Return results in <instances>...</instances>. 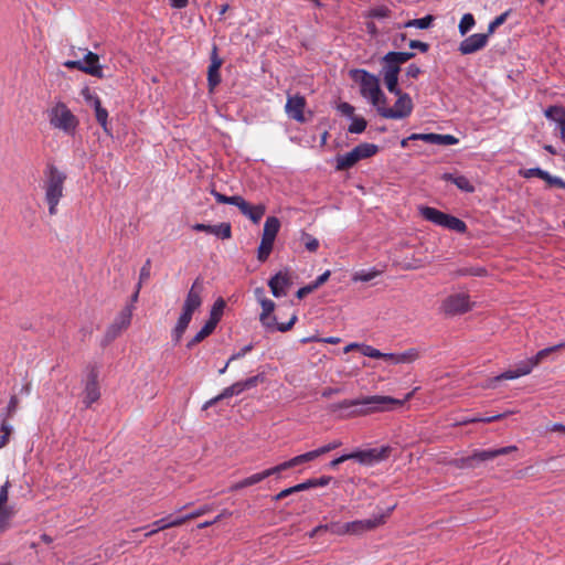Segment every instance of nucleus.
Here are the masks:
<instances>
[{"label": "nucleus", "mask_w": 565, "mask_h": 565, "mask_svg": "<svg viewBox=\"0 0 565 565\" xmlns=\"http://www.w3.org/2000/svg\"><path fill=\"white\" fill-rule=\"evenodd\" d=\"M67 174L53 162H47L43 170L42 189L44 191V201L47 204L49 214H57V206L64 198L65 182Z\"/></svg>", "instance_id": "obj_1"}, {"label": "nucleus", "mask_w": 565, "mask_h": 565, "mask_svg": "<svg viewBox=\"0 0 565 565\" xmlns=\"http://www.w3.org/2000/svg\"><path fill=\"white\" fill-rule=\"evenodd\" d=\"M390 404H398L394 397L372 395L354 399H343L332 406L333 411H349L348 417L366 416L373 413L390 411Z\"/></svg>", "instance_id": "obj_2"}, {"label": "nucleus", "mask_w": 565, "mask_h": 565, "mask_svg": "<svg viewBox=\"0 0 565 565\" xmlns=\"http://www.w3.org/2000/svg\"><path fill=\"white\" fill-rule=\"evenodd\" d=\"M204 290V284L203 280L198 277L190 290L188 291V295L185 297V300L182 306V311L180 317L178 318V321L174 326V328L171 331V338L174 344L180 343L184 332L186 331L193 313L202 306L203 299H202V292Z\"/></svg>", "instance_id": "obj_3"}, {"label": "nucleus", "mask_w": 565, "mask_h": 565, "mask_svg": "<svg viewBox=\"0 0 565 565\" xmlns=\"http://www.w3.org/2000/svg\"><path fill=\"white\" fill-rule=\"evenodd\" d=\"M351 78L360 84V94L367 99L376 109L381 104H386V96L380 87V79L365 70H352Z\"/></svg>", "instance_id": "obj_4"}, {"label": "nucleus", "mask_w": 565, "mask_h": 565, "mask_svg": "<svg viewBox=\"0 0 565 565\" xmlns=\"http://www.w3.org/2000/svg\"><path fill=\"white\" fill-rule=\"evenodd\" d=\"M47 118L53 129L60 130L66 136H74L79 126V119L64 102L55 103L47 110Z\"/></svg>", "instance_id": "obj_5"}, {"label": "nucleus", "mask_w": 565, "mask_h": 565, "mask_svg": "<svg viewBox=\"0 0 565 565\" xmlns=\"http://www.w3.org/2000/svg\"><path fill=\"white\" fill-rule=\"evenodd\" d=\"M516 450V446H507L498 449L487 450L476 449L469 456L455 459L454 463L459 469H475L479 467L482 462L492 460L499 456L508 455Z\"/></svg>", "instance_id": "obj_6"}, {"label": "nucleus", "mask_w": 565, "mask_h": 565, "mask_svg": "<svg viewBox=\"0 0 565 565\" xmlns=\"http://www.w3.org/2000/svg\"><path fill=\"white\" fill-rule=\"evenodd\" d=\"M420 215L435 225L455 231L457 233H465L467 225L460 218L450 214L444 213L435 207L424 206L420 207Z\"/></svg>", "instance_id": "obj_7"}, {"label": "nucleus", "mask_w": 565, "mask_h": 565, "mask_svg": "<svg viewBox=\"0 0 565 565\" xmlns=\"http://www.w3.org/2000/svg\"><path fill=\"white\" fill-rule=\"evenodd\" d=\"M262 306V313L259 316V320L262 324L270 331L277 330L280 332L289 331L297 321V316L292 315L288 322L278 323L276 321V317L271 316L275 310V302L268 298H262L259 301Z\"/></svg>", "instance_id": "obj_8"}, {"label": "nucleus", "mask_w": 565, "mask_h": 565, "mask_svg": "<svg viewBox=\"0 0 565 565\" xmlns=\"http://www.w3.org/2000/svg\"><path fill=\"white\" fill-rule=\"evenodd\" d=\"M565 347L564 343L558 345L546 348L536 353V355L527 361L521 362L514 370H508L498 376V380H514L531 373L534 366H536L544 358H546L551 352Z\"/></svg>", "instance_id": "obj_9"}, {"label": "nucleus", "mask_w": 565, "mask_h": 565, "mask_svg": "<svg viewBox=\"0 0 565 565\" xmlns=\"http://www.w3.org/2000/svg\"><path fill=\"white\" fill-rule=\"evenodd\" d=\"M398 98L393 107H386V104H381L377 108L380 116L386 119H404L408 117L414 108L411 96L407 93L396 95Z\"/></svg>", "instance_id": "obj_10"}, {"label": "nucleus", "mask_w": 565, "mask_h": 565, "mask_svg": "<svg viewBox=\"0 0 565 565\" xmlns=\"http://www.w3.org/2000/svg\"><path fill=\"white\" fill-rule=\"evenodd\" d=\"M394 507L387 509L386 513L379 514L371 519L347 522L348 535L359 536L384 524Z\"/></svg>", "instance_id": "obj_11"}, {"label": "nucleus", "mask_w": 565, "mask_h": 565, "mask_svg": "<svg viewBox=\"0 0 565 565\" xmlns=\"http://www.w3.org/2000/svg\"><path fill=\"white\" fill-rule=\"evenodd\" d=\"M411 140H422L431 145H440V146H452L459 142L458 138L452 135H439V134H412L409 137L403 139L401 141V146L406 148L408 146V141Z\"/></svg>", "instance_id": "obj_12"}, {"label": "nucleus", "mask_w": 565, "mask_h": 565, "mask_svg": "<svg viewBox=\"0 0 565 565\" xmlns=\"http://www.w3.org/2000/svg\"><path fill=\"white\" fill-rule=\"evenodd\" d=\"M441 308L446 315H461L471 309V302L468 295L455 294L444 300Z\"/></svg>", "instance_id": "obj_13"}, {"label": "nucleus", "mask_w": 565, "mask_h": 565, "mask_svg": "<svg viewBox=\"0 0 565 565\" xmlns=\"http://www.w3.org/2000/svg\"><path fill=\"white\" fill-rule=\"evenodd\" d=\"M350 460H356L362 465L372 466L387 458L388 448L358 450L349 454Z\"/></svg>", "instance_id": "obj_14"}, {"label": "nucleus", "mask_w": 565, "mask_h": 565, "mask_svg": "<svg viewBox=\"0 0 565 565\" xmlns=\"http://www.w3.org/2000/svg\"><path fill=\"white\" fill-rule=\"evenodd\" d=\"M307 102L306 98L301 95H288L287 102L285 105V111L288 115L289 118L298 121V122H305V108H306Z\"/></svg>", "instance_id": "obj_15"}, {"label": "nucleus", "mask_w": 565, "mask_h": 565, "mask_svg": "<svg viewBox=\"0 0 565 565\" xmlns=\"http://www.w3.org/2000/svg\"><path fill=\"white\" fill-rule=\"evenodd\" d=\"M341 446H342V441L340 439H335V440H332L331 443L323 445L315 450L308 451L302 455H298V456L291 458V460H292V462H295V467H296V466L312 461L316 458H318L324 454H328Z\"/></svg>", "instance_id": "obj_16"}, {"label": "nucleus", "mask_w": 565, "mask_h": 565, "mask_svg": "<svg viewBox=\"0 0 565 565\" xmlns=\"http://www.w3.org/2000/svg\"><path fill=\"white\" fill-rule=\"evenodd\" d=\"M489 35L487 33H475L468 38H466L459 44V52L462 55L473 54L480 50H482L488 43Z\"/></svg>", "instance_id": "obj_17"}, {"label": "nucleus", "mask_w": 565, "mask_h": 565, "mask_svg": "<svg viewBox=\"0 0 565 565\" xmlns=\"http://www.w3.org/2000/svg\"><path fill=\"white\" fill-rule=\"evenodd\" d=\"M295 467V462H292V460H287L285 462H281L275 467H271V468H268L262 472H257V473H254L247 478L244 479V483L247 486V487H252L256 483H259L262 482L263 480H265L266 478L270 477V476H274V475H277V473H280L287 469H290V468H294Z\"/></svg>", "instance_id": "obj_18"}, {"label": "nucleus", "mask_w": 565, "mask_h": 565, "mask_svg": "<svg viewBox=\"0 0 565 565\" xmlns=\"http://www.w3.org/2000/svg\"><path fill=\"white\" fill-rule=\"evenodd\" d=\"M82 72L98 78L104 77L103 67L99 63V56L90 51H87L84 58L81 61Z\"/></svg>", "instance_id": "obj_19"}, {"label": "nucleus", "mask_w": 565, "mask_h": 565, "mask_svg": "<svg viewBox=\"0 0 565 565\" xmlns=\"http://www.w3.org/2000/svg\"><path fill=\"white\" fill-rule=\"evenodd\" d=\"M222 63L223 61L217 54V47L214 46L211 54V64L207 70V84L211 92L221 83L220 68Z\"/></svg>", "instance_id": "obj_20"}, {"label": "nucleus", "mask_w": 565, "mask_h": 565, "mask_svg": "<svg viewBox=\"0 0 565 565\" xmlns=\"http://www.w3.org/2000/svg\"><path fill=\"white\" fill-rule=\"evenodd\" d=\"M192 230L213 234L222 239H228L232 237V227L230 223H221L217 225L196 223L192 226Z\"/></svg>", "instance_id": "obj_21"}, {"label": "nucleus", "mask_w": 565, "mask_h": 565, "mask_svg": "<svg viewBox=\"0 0 565 565\" xmlns=\"http://www.w3.org/2000/svg\"><path fill=\"white\" fill-rule=\"evenodd\" d=\"M237 207L241 213L248 217L253 223H258L266 212V206L264 204L252 205L243 198H241Z\"/></svg>", "instance_id": "obj_22"}, {"label": "nucleus", "mask_w": 565, "mask_h": 565, "mask_svg": "<svg viewBox=\"0 0 565 565\" xmlns=\"http://www.w3.org/2000/svg\"><path fill=\"white\" fill-rule=\"evenodd\" d=\"M100 397L99 385L97 381V373L92 372L87 379L85 390H84V404L86 407H90V405L97 402Z\"/></svg>", "instance_id": "obj_23"}, {"label": "nucleus", "mask_w": 565, "mask_h": 565, "mask_svg": "<svg viewBox=\"0 0 565 565\" xmlns=\"http://www.w3.org/2000/svg\"><path fill=\"white\" fill-rule=\"evenodd\" d=\"M547 119L555 121L559 127V138L565 143V107L550 106L544 110Z\"/></svg>", "instance_id": "obj_24"}, {"label": "nucleus", "mask_w": 565, "mask_h": 565, "mask_svg": "<svg viewBox=\"0 0 565 565\" xmlns=\"http://www.w3.org/2000/svg\"><path fill=\"white\" fill-rule=\"evenodd\" d=\"M289 285H290V280H289L288 276L282 273H277L268 281V286L271 290V294L276 298L286 296L287 288L289 287Z\"/></svg>", "instance_id": "obj_25"}, {"label": "nucleus", "mask_w": 565, "mask_h": 565, "mask_svg": "<svg viewBox=\"0 0 565 565\" xmlns=\"http://www.w3.org/2000/svg\"><path fill=\"white\" fill-rule=\"evenodd\" d=\"M441 179L445 181L452 182L459 190H461L463 192L472 193L475 191V186L469 181V179L465 175L454 174V173H444L441 175Z\"/></svg>", "instance_id": "obj_26"}, {"label": "nucleus", "mask_w": 565, "mask_h": 565, "mask_svg": "<svg viewBox=\"0 0 565 565\" xmlns=\"http://www.w3.org/2000/svg\"><path fill=\"white\" fill-rule=\"evenodd\" d=\"M360 160L358 158V154L354 150V148L344 153V154H339L337 157V166H335V169L338 171H343V170H348L350 168H352L355 163H358Z\"/></svg>", "instance_id": "obj_27"}, {"label": "nucleus", "mask_w": 565, "mask_h": 565, "mask_svg": "<svg viewBox=\"0 0 565 565\" xmlns=\"http://www.w3.org/2000/svg\"><path fill=\"white\" fill-rule=\"evenodd\" d=\"M280 228V221L276 216H268L264 224L263 235L262 237L271 239L275 242V238Z\"/></svg>", "instance_id": "obj_28"}, {"label": "nucleus", "mask_w": 565, "mask_h": 565, "mask_svg": "<svg viewBox=\"0 0 565 565\" xmlns=\"http://www.w3.org/2000/svg\"><path fill=\"white\" fill-rule=\"evenodd\" d=\"M215 328L216 326L207 320L201 330L188 342L186 348L192 349L196 344L201 343L204 339L213 333Z\"/></svg>", "instance_id": "obj_29"}, {"label": "nucleus", "mask_w": 565, "mask_h": 565, "mask_svg": "<svg viewBox=\"0 0 565 565\" xmlns=\"http://www.w3.org/2000/svg\"><path fill=\"white\" fill-rule=\"evenodd\" d=\"M132 311H134V306L132 305L126 306L119 312V315L116 317V319L114 320L113 323L117 324V327L121 331L126 330L130 326V323H131Z\"/></svg>", "instance_id": "obj_30"}, {"label": "nucleus", "mask_w": 565, "mask_h": 565, "mask_svg": "<svg viewBox=\"0 0 565 565\" xmlns=\"http://www.w3.org/2000/svg\"><path fill=\"white\" fill-rule=\"evenodd\" d=\"M382 64H383V67H382L383 76H398V74L401 72V65L396 61L391 60L388 56V53H386L382 57Z\"/></svg>", "instance_id": "obj_31"}, {"label": "nucleus", "mask_w": 565, "mask_h": 565, "mask_svg": "<svg viewBox=\"0 0 565 565\" xmlns=\"http://www.w3.org/2000/svg\"><path fill=\"white\" fill-rule=\"evenodd\" d=\"M354 150L358 154L359 160H362L376 154L379 151V147L374 143L364 142L354 147Z\"/></svg>", "instance_id": "obj_32"}, {"label": "nucleus", "mask_w": 565, "mask_h": 565, "mask_svg": "<svg viewBox=\"0 0 565 565\" xmlns=\"http://www.w3.org/2000/svg\"><path fill=\"white\" fill-rule=\"evenodd\" d=\"M95 118H96V121L100 125V127L103 128V130L107 134V135H110L111 134V130L109 128V125H108V111L106 108H104L102 106V104H97L96 103V108H95Z\"/></svg>", "instance_id": "obj_33"}, {"label": "nucleus", "mask_w": 565, "mask_h": 565, "mask_svg": "<svg viewBox=\"0 0 565 565\" xmlns=\"http://www.w3.org/2000/svg\"><path fill=\"white\" fill-rule=\"evenodd\" d=\"M225 306H226V303H225L224 299L218 298L213 303V306L211 308L209 321L213 322L215 326H217V323L220 322V320L223 316Z\"/></svg>", "instance_id": "obj_34"}, {"label": "nucleus", "mask_w": 565, "mask_h": 565, "mask_svg": "<svg viewBox=\"0 0 565 565\" xmlns=\"http://www.w3.org/2000/svg\"><path fill=\"white\" fill-rule=\"evenodd\" d=\"M274 241L262 237L257 249V259L262 263L266 262L273 250Z\"/></svg>", "instance_id": "obj_35"}, {"label": "nucleus", "mask_w": 565, "mask_h": 565, "mask_svg": "<svg viewBox=\"0 0 565 565\" xmlns=\"http://www.w3.org/2000/svg\"><path fill=\"white\" fill-rule=\"evenodd\" d=\"M434 17L428 14L420 19L408 20L404 23V28H418V29H428L431 26L434 22Z\"/></svg>", "instance_id": "obj_36"}, {"label": "nucleus", "mask_w": 565, "mask_h": 565, "mask_svg": "<svg viewBox=\"0 0 565 565\" xmlns=\"http://www.w3.org/2000/svg\"><path fill=\"white\" fill-rule=\"evenodd\" d=\"M476 24L473 14L465 13L459 22L458 30L461 35H466Z\"/></svg>", "instance_id": "obj_37"}, {"label": "nucleus", "mask_w": 565, "mask_h": 565, "mask_svg": "<svg viewBox=\"0 0 565 565\" xmlns=\"http://www.w3.org/2000/svg\"><path fill=\"white\" fill-rule=\"evenodd\" d=\"M381 274L380 270L377 269H370V270H358L355 271L353 275H352V280L353 281H371L372 279H374L375 277H377L379 275Z\"/></svg>", "instance_id": "obj_38"}, {"label": "nucleus", "mask_w": 565, "mask_h": 565, "mask_svg": "<svg viewBox=\"0 0 565 565\" xmlns=\"http://www.w3.org/2000/svg\"><path fill=\"white\" fill-rule=\"evenodd\" d=\"M19 405V399L15 395L10 397L8 406L1 412L0 419H4L9 423V419L15 414Z\"/></svg>", "instance_id": "obj_39"}, {"label": "nucleus", "mask_w": 565, "mask_h": 565, "mask_svg": "<svg viewBox=\"0 0 565 565\" xmlns=\"http://www.w3.org/2000/svg\"><path fill=\"white\" fill-rule=\"evenodd\" d=\"M419 358V353L416 349H409L405 352L397 353L395 364L412 363Z\"/></svg>", "instance_id": "obj_40"}, {"label": "nucleus", "mask_w": 565, "mask_h": 565, "mask_svg": "<svg viewBox=\"0 0 565 565\" xmlns=\"http://www.w3.org/2000/svg\"><path fill=\"white\" fill-rule=\"evenodd\" d=\"M12 427L4 419H0V449L6 447L9 443Z\"/></svg>", "instance_id": "obj_41"}, {"label": "nucleus", "mask_w": 565, "mask_h": 565, "mask_svg": "<svg viewBox=\"0 0 565 565\" xmlns=\"http://www.w3.org/2000/svg\"><path fill=\"white\" fill-rule=\"evenodd\" d=\"M211 194L215 198L217 203L231 204V205H235V206H237V204L242 198L239 195L227 196V195H224V194L215 191L214 189L211 191Z\"/></svg>", "instance_id": "obj_42"}, {"label": "nucleus", "mask_w": 565, "mask_h": 565, "mask_svg": "<svg viewBox=\"0 0 565 565\" xmlns=\"http://www.w3.org/2000/svg\"><path fill=\"white\" fill-rule=\"evenodd\" d=\"M505 416H507V413L498 414V415H493V416H489V417H468V418L462 419L459 424L467 425V424H472V423H492V422L499 420L501 418H504Z\"/></svg>", "instance_id": "obj_43"}, {"label": "nucleus", "mask_w": 565, "mask_h": 565, "mask_svg": "<svg viewBox=\"0 0 565 565\" xmlns=\"http://www.w3.org/2000/svg\"><path fill=\"white\" fill-rule=\"evenodd\" d=\"M510 13H511V10H507L503 13H501L500 15H498L493 21H491L488 25L487 34L489 36L491 34H493L495 32V30L508 20Z\"/></svg>", "instance_id": "obj_44"}, {"label": "nucleus", "mask_w": 565, "mask_h": 565, "mask_svg": "<svg viewBox=\"0 0 565 565\" xmlns=\"http://www.w3.org/2000/svg\"><path fill=\"white\" fill-rule=\"evenodd\" d=\"M367 126L366 120L363 117H353L352 122L348 127L350 134H361Z\"/></svg>", "instance_id": "obj_45"}, {"label": "nucleus", "mask_w": 565, "mask_h": 565, "mask_svg": "<svg viewBox=\"0 0 565 565\" xmlns=\"http://www.w3.org/2000/svg\"><path fill=\"white\" fill-rule=\"evenodd\" d=\"M9 488L10 482L8 480L0 487V513L2 511L13 510L11 507L7 505L9 500Z\"/></svg>", "instance_id": "obj_46"}, {"label": "nucleus", "mask_w": 565, "mask_h": 565, "mask_svg": "<svg viewBox=\"0 0 565 565\" xmlns=\"http://www.w3.org/2000/svg\"><path fill=\"white\" fill-rule=\"evenodd\" d=\"M391 15V10L386 6H379L372 8L367 17L373 19H386Z\"/></svg>", "instance_id": "obj_47"}, {"label": "nucleus", "mask_w": 565, "mask_h": 565, "mask_svg": "<svg viewBox=\"0 0 565 565\" xmlns=\"http://www.w3.org/2000/svg\"><path fill=\"white\" fill-rule=\"evenodd\" d=\"M81 95L84 98V100L86 102V104L92 106L94 109L96 108V103L102 104L100 98L94 92H92L88 87L83 88L81 92Z\"/></svg>", "instance_id": "obj_48"}, {"label": "nucleus", "mask_w": 565, "mask_h": 565, "mask_svg": "<svg viewBox=\"0 0 565 565\" xmlns=\"http://www.w3.org/2000/svg\"><path fill=\"white\" fill-rule=\"evenodd\" d=\"M243 391L239 382L234 383L233 385L225 387L222 393L218 394V398L225 399L230 398L234 395L241 394Z\"/></svg>", "instance_id": "obj_49"}, {"label": "nucleus", "mask_w": 565, "mask_h": 565, "mask_svg": "<svg viewBox=\"0 0 565 565\" xmlns=\"http://www.w3.org/2000/svg\"><path fill=\"white\" fill-rule=\"evenodd\" d=\"M542 180H544L550 186L565 189V181L559 177L550 174L547 171H544Z\"/></svg>", "instance_id": "obj_50"}, {"label": "nucleus", "mask_w": 565, "mask_h": 565, "mask_svg": "<svg viewBox=\"0 0 565 565\" xmlns=\"http://www.w3.org/2000/svg\"><path fill=\"white\" fill-rule=\"evenodd\" d=\"M391 60L396 61L399 65L408 62L415 56L414 52H388Z\"/></svg>", "instance_id": "obj_51"}, {"label": "nucleus", "mask_w": 565, "mask_h": 565, "mask_svg": "<svg viewBox=\"0 0 565 565\" xmlns=\"http://www.w3.org/2000/svg\"><path fill=\"white\" fill-rule=\"evenodd\" d=\"M383 79H384L385 86L390 93H392L394 95H398V94L403 93L398 88V76H383Z\"/></svg>", "instance_id": "obj_52"}, {"label": "nucleus", "mask_w": 565, "mask_h": 565, "mask_svg": "<svg viewBox=\"0 0 565 565\" xmlns=\"http://www.w3.org/2000/svg\"><path fill=\"white\" fill-rule=\"evenodd\" d=\"M14 514V510L2 511L0 513V533H3L10 527V522Z\"/></svg>", "instance_id": "obj_53"}, {"label": "nucleus", "mask_w": 565, "mask_h": 565, "mask_svg": "<svg viewBox=\"0 0 565 565\" xmlns=\"http://www.w3.org/2000/svg\"><path fill=\"white\" fill-rule=\"evenodd\" d=\"M170 519V516L168 518H162L160 520H157L154 521L151 526L153 527L151 531L147 532L145 534L146 537H150L152 536L153 534L158 533L159 531H162V530H166V529H169L168 527V520Z\"/></svg>", "instance_id": "obj_54"}, {"label": "nucleus", "mask_w": 565, "mask_h": 565, "mask_svg": "<svg viewBox=\"0 0 565 565\" xmlns=\"http://www.w3.org/2000/svg\"><path fill=\"white\" fill-rule=\"evenodd\" d=\"M329 532L334 535H348L347 523H341L339 521L329 523Z\"/></svg>", "instance_id": "obj_55"}, {"label": "nucleus", "mask_w": 565, "mask_h": 565, "mask_svg": "<svg viewBox=\"0 0 565 565\" xmlns=\"http://www.w3.org/2000/svg\"><path fill=\"white\" fill-rule=\"evenodd\" d=\"M122 331L117 327V324H114L111 323L106 332H105V338H104V341L105 343H110L111 341H114L116 338H118L120 335Z\"/></svg>", "instance_id": "obj_56"}, {"label": "nucleus", "mask_w": 565, "mask_h": 565, "mask_svg": "<svg viewBox=\"0 0 565 565\" xmlns=\"http://www.w3.org/2000/svg\"><path fill=\"white\" fill-rule=\"evenodd\" d=\"M150 269H151V260L147 259L140 269L138 284H140L142 286V284L150 278Z\"/></svg>", "instance_id": "obj_57"}, {"label": "nucleus", "mask_w": 565, "mask_h": 565, "mask_svg": "<svg viewBox=\"0 0 565 565\" xmlns=\"http://www.w3.org/2000/svg\"><path fill=\"white\" fill-rule=\"evenodd\" d=\"M361 352L363 355L373 358V359H380L383 356V352H381L380 350H377L371 345H362Z\"/></svg>", "instance_id": "obj_58"}, {"label": "nucleus", "mask_w": 565, "mask_h": 565, "mask_svg": "<svg viewBox=\"0 0 565 565\" xmlns=\"http://www.w3.org/2000/svg\"><path fill=\"white\" fill-rule=\"evenodd\" d=\"M305 246L309 252H316L319 247V241L311 235L303 233Z\"/></svg>", "instance_id": "obj_59"}, {"label": "nucleus", "mask_w": 565, "mask_h": 565, "mask_svg": "<svg viewBox=\"0 0 565 565\" xmlns=\"http://www.w3.org/2000/svg\"><path fill=\"white\" fill-rule=\"evenodd\" d=\"M212 510H213L212 505H209V504L202 505L201 508H199L195 511L188 514L189 520H194L199 516H202V515L211 512Z\"/></svg>", "instance_id": "obj_60"}, {"label": "nucleus", "mask_w": 565, "mask_h": 565, "mask_svg": "<svg viewBox=\"0 0 565 565\" xmlns=\"http://www.w3.org/2000/svg\"><path fill=\"white\" fill-rule=\"evenodd\" d=\"M260 381V376L259 375H255V376H252L245 381H241V385H242V388L243 391L245 390H249V388H253L255 386H257V384L259 383Z\"/></svg>", "instance_id": "obj_61"}, {"label": "nucleus", "mask_w": 565, "mask_h": 565, "mask_svg": "<svg viewBox=\"0 0 565 565\" xmlns=\"http://www.w3.org/2000/svg\"><path fill=\"white\" fill-rule=\"evenodd\" d=\"M338 110L342 115L348 116V117H352L353 114H354V107L352 105H350L349 103H345V102L339 104Z\"/></svg>", "instance_id": "obj_62"}, {"label": "nucleus", "mask_w": 565, "mask_h": 565, "mask_svg": "<svg viewBox=\"0 0 565 565\" xmlns=\"http://www.w3.org/2000/svg\"><path fill=\"white\" fill-rule=\"evenodd\" d=\"M544 171L545 170H542L541 168H531V169H527L524 172H522V175L526 179L533 178V177L542 179Z\"/></svg>", "instance_id": "obj_63"}, {"label": "nucleus", "mask_w": 565, "mask_h": 565, "mask_svg": "<svg viewBox=\"0 0 565 565\" xmlns=\"http://www.w3.org/2000/svg\"><path fill=\"white\" fill-rule=\"evenodd\" d=\"M420 73H422L420 68L415 64H409L406 67V72H405L406 76L411 77V78H417Z\"/></svg>", "instance_id": "obj_64"}]
</instances>
